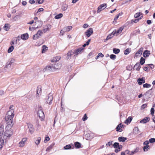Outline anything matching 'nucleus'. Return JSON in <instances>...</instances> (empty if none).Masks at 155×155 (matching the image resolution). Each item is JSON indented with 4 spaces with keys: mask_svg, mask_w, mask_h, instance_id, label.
I'll return each instance as SVG.
<instances>
[{
    "mask_svg": "<svg viewBox=\"0 0 155 155\" xmlns=\"http://www.w3.org/2000/svg\"><path fill=\"white\" fill-rule=\"evenodd\" d=\"M14 110L12 109L8 111L6 114L5 118L6 123L10 124H9L10 127H11V126L13 125V118L14 116Z\"/></svg>",
    "mask_w": 155,
    "mask_h": 155,
    "instance_id": "f257e3e1",
    "label": "nucleus"
},
{
    "mask_svg": "<svg viewBox=\"0 0 155 155\" xmlns=\"http://www.w3.org/2000/svg\"><path fill=\"white\" fill-rule=\"evenodd\" d=\"M61 67V65L59 63L54 62L52 63V64H51L49 66H47L45 69V71H55L56 69H60Z\"/></svg>",
    "mask_w": 155,
    "mask_h": 155,
    "instance_id": "f03ea898",
    "label": "nucleus"
},
{
    "mask_svg": "<svg viewBox=\"0 0 155 155\" xmlns=\"http://www.w3.org/2000/svg\"><path fill=\"white\" fill-rule=\"evenodd\" d=\"M7 125L5 127L6 130L4 133V136L8 137H10L13 134V132L11 128L13 125H12L11 127L9 126V124H10L6 123Z\"/></svg>",
    "mask_w": 155,
    "mask_h": 155,
    "instance_id": "7ed1b4c3",
    "label": "nucleus"
},
{
    "mask_svg": "<svg viewBox=\"0 0 155 155\" xmlns=\"http://www.w3.org/2000/svg\"><path fill=\"white\" fill-rule=\"evenodd\" d=\"M114 147L115 149L114 151L116 153H117L120 151L123 147L121 145H119L118 142H115L113 144Z\"/></svg>",
    "mask_w": 155,
    "mask_h": 155,
    "instance_id": "20e7f679",
    "label": "nucleus"
},
{
    "mask_svg": "<svg viewBox=\"0 0 155 155\" xmlns=\"http://www.w3.org/2000/svg\"><path fill=\"white\" fill-rule=\"evenodd\" d=\"M152 88L147 91L146 93L143 94V96L145 98L148 100L150 98L151 94L153 93Z\"/></svg>",
    "mask_w": 155,
    "mask_h": 155,
    "instance_id": "39448f33",
    "label": "nucleus"
},
{
    "mask_svg": "<svg viewBox=\"0 0 155 155\" xmlns=\"http://www.w3.org/2000/svg\"><path fill=\"white\" fill-rule=\"evenodd\" d=\"M143 49V48L141 47L135 53L134 58H137L138 57H140L142 54Z\"/></svg>",
    "mask_w": 155,
    "mask_h": 155,
    "instance_id": "423d86ee",
    "label": "nucleus"
},
{
    "mask_svg": "<svg viewBox=\"0 0 155 155\" xmlns=\"http://www.w3.org/2000/svg\"><path fill=\"white\" fill-rule=\"evenodd\" d=\"M43 33L42 31L41 30H38L37 33L34 35L33 36V40H36L38 39L40 36L41 35V34Z\"/></svg>",
    "mask_w": 155,
    "mask_h": 155,
    "instance_id": "0eeeda50",
    "label": "nucleus"
},
{
    "mask_svg": "<svg viewBox=\"0 0 155 155\" xmlns=\"http://www.w3.org/2000/svg\"><path fill=\"white\" fill-rule=\"evenodd\" d=\"M107 7V4L105 3L101 5L98 7L97 12L99 13L102 10L104 9Z\"/></svg>",
    "mask_w": 155,
    "mask_h": 155,
    "instance_id": "6e6552de",
    "label": "nucleus"
},
{
    "mask_svg": "<svg viewBox=\"0 0 155 155\" xmlns=\"http://www.w3.org/2000/svg\"><path fill=\"white\" fill-rule=\"evenodd\" d=\"M93 31L92 28H90L88 29L85 32V34L87 37H89L93 33Z\"/></svg>",
    "mask_w": 155,
    "mask_h": 155,
    "instance_id": "1a4fd4ad",
    "label": "nucleus"
},
{
    "mask_svg": "<svg viewBox=\"0 0 155 155\" xmlns=\"http://www.w3.org/2000/svg\"><path fill=\"white\" fill-rule=\"evenodd\" d=\"M37 114L41 120H43L45 117L44 113L43 110L38 111Z\"/></svg>",
    "mask_w": 155,
    "mask_h": 155,
    "instance_id": "9d476101",
    "label": "nucleus"
},
{
    "mask_svg": "<svg viewBox=\"0 0 155 155\" xmlns=\"http://www.w3.org/2000/svg\"><path fill=\"white\" fill-rule=\"evenodd\" d=\"M53 99V97L51 93H50L48 95V98L47 99L46 102L47 103L49 104L52 103V101Z\"/></svg>",
    "mask_w": 155,
    "mask_h": 155,
    "instance_id": "9b49d317",
    "label": "nucleus"
},
{
    "mask_svg": "<svg viewBox=\"0 0 155 155\" xmlns=\"http://www.w3.org/2000/svg\"><path fill=\"white\" fill-rule=\"evenodd\" d=\"M137 81L139 85H142L145 83V80L144 77L140 78L137 79Z\"/></svg>",
    "mask_w": 155,
    "mask_h": 155,
    "instance_id": "f8f14e48",
    "label": "nucleus"
},
{
    "mask_svg": "<svg viewBox=\"0 0 155 155\" xmlns=\"http://www.w3.org/2000/svg\"><path fill=\"white\" fill-rule=\"evenodd\" d=\"M28 127L29 132L31 134H33L34 131V129L33 125L30 123L28 124Z\"/></svg>",
    "mask_w": 155,
    "mask_h": 155,
    "instance_id": "ddd939ff",
    "label": "nucleus"
},
{
    "mask_svg": "<svg viewBox=\"0 0 155 155\" xmlns=\"http://www.w3.org/2000/svg\"><path fill=\"white\" fill-rule=\"evenodd\" d=\"M123 126V125L121 124L120 123L117 125L116 127V130L117 132H121L122 131V129Z\"/></svg>",
    "mask_w": 155,
    "mask_h": 155,
    "instance_id": "4468645a",
    "label": "nucleus"
},
{
    "mask_svg": "<svg viewBox=\"0 0 155 155\" xmlns=\"http://www.w3.org/2000/svg\"><path fill=\"white\" fill-rule=\"evenodd\" d=\"M150 54V51H149L146 50L144 51L143 52V56L144 58H147L149 57Z\"/></svg>",
    "mask_w": 155,
    "mask_h": 155,
    "instance_id": "2eb2a0df",
    "label": "nucleus"
},
{
    "mask_svg": "<svg viewBox=\"0 0 155 155\" xmlns=\"http://www.w3.org/2000/svg\"><path fill=\"white\" fill-rule=\"evenodd\" d=\"M150 120V118L149 117H147L144 118L143 119L140 121V123L145 124L148 122Z\"/></svg>",
    "mask_w": 155,
    "mask_h": 155,
    "instance_id": "dca6fc26",
    "label": "nucleus"
},
{
    "mask_svg": "<svg viewBox=\"0 0 155 155\" xmlns=\"http://www.w3.org/2000/svg\"><path fill=\"white\" fill-rule=\"evenodd\" d=\"M141 68V67L139 63L137 62L134 65V69L136 70L137 71H139Z\"/></svg>",
    "mask_w": 155,
    "mask_h": 155,
    "instance_id": "f3484780",
    "label": "nucleus"
},
{
    "mask_svg": "<svg viewBox=\"0 0 155 155\" xmlns=\"http://www.w3.org/2000/svg\"><path fill=\"white\" fill-rule=\"evenodd\" d=\"M28 34L27 33H26L21 35V38L24 40H25L28 38Z\"/></svg>",
    "mask_w": 155,
    "mask_h": 155,
    "instance_id": "a211bd4d",
    "label": "nucleus"
},
{
    "mask_svg": "<svg viewBox=\"0 0 155 155\" xmlns=\"http://www.w3.org/2000/svg\"><path fill=\"white\" fill-rule=\"evenodd\" d=\"M84 48L83 47H81L78 48L77 49H75L76 53L77 55L79 54H81L82 51L84 50Z\"/></svg>",
    "mask_w": 155,
    "mask_h": 155,
    "instance_id": "6ab92c4d",
    "label": "nucleus"
},
{
    "mask_svg": "<svg viewBox=\"0 0 155 155\" xmlns=\"http://www.w3.org/2000/svg\"><path fill=\"white\" fill-rule=\"evenodd\" d=\"M27 139V138H22L21 140L19 143V146L20 147H23L24 146Z\"/></svg>",
    "mask_w": 155,
    "mask_h": 155,
    "instance_id": "aec40b11",
    "label": "nucleus"
},
{
    "mask_svg": "<svg viewBox=\"0 0 155 155\" xmlns=\"http://www.w3.org/2000/svg\"><path fill=\"white\" fill-rule=\"evenodd\" d=\"M61 58L60 56H56L53 58V59L51 60V62L52 63L57 62Z\"/></svg>",
    "mask_w": 155,
    "mask_h": 155,
    "instance_id": "412c9836",
    "label": "nucleus"
},
{
    "mask_svg": "<svg viewBox=\"0 0 155 155\" xmlns=\"http://www.w3.org/2000/svg\"><path fill=\"white\" fill-rule=\"evenodd\" d=\"M143 18V15L141 16L140 18L137 19H132L130 21V24H132L134 23H137Z\"/></svg>",
    "mask_w": 155,
    "mask_h": 155,
    "instance_id": "4be33fe9",
    "label": "nucleus"
},
{
    "mask_svg": "<svg viewBox=\"0 0 155 155\" xmlns=\"http://www.w3.org/2000/svg\"><path fill=\"white\" fill-rule=\"evenodd\" d=\"M75 147L76 149H79L81 147V144L78 142H75L74 143Z\"/></svg>",
    "mask_w": 155,
    "mask_h": 155,
    "instance_id": "5701e85b",
    "label": "nucleus"
},
{
    "mask_svg": "<svg viewBox=\"0 0 155 155\" xmlns=\"http://www.w3.org/2000/svg\"><path fill=\"white\" fill-rule=\"evenodd\" d=\"M139 131L137 127H135L133 129V133L134 134H137L139 133Z\"/></svg>",
    "mask_w": 155,
    "mask_h": 155,
    "instance_id": "b1692460",
    "label": "nucleus"
},
{
    "mask_svg": "<svg viewBox=\"0 0 155 155\" xmlns=\"http://www.w3.org/2000/svg\"><path fill=\"white\" fill-rule=\"evenodd\" d=\"M127 140V137H118V140L119 142H124Z\"/></svg>",
    "mask_w": 155,
    "mask_h": 155,
    "instance_id": "393cba45",
    "label": "nucleus"
},
{
    "mask_svg": "<svg viewBox=\"0 0 155 155\" xmlns=\"http://www.w3.org/2000/svg\"><path fill=\"white\" fill-rule=\"evenodd\" d=\"M4 140L3 139H2L1 137H0V150H1L2 148L3 147L4 145Z\"/></svg>",
    "mask_w": 155,
    "mask_h": 155,
    "instance_id": "a878e982",
    "label": "nucleus"
},
{
    "mask_svg": "<svg viewBox=\"0 0 155 155\" xmlns=\"http://www.w3.org/2000/svg\"><path fill=\"white\" fill-rule=\"evenodd\" d=\"M132 117H128L127 119H126L125 121V124H129L132 121Z\"/></svg>",
    "mask_w": 155,
    "mask_h": 155,
    "instance_id": "bb28decb",
    "label": "nucleus"
},
{
    "mask_svg": "<svg viewBox=\"0 0 155 155\" xmlns=\"http://www.w3.org/2000/svg\"><path fill=\"white\" fill-rule=\"evenodd\" d=\"M10 26L9 24H5L3 27L4 29L6 31H8L10 28Z\"/></svg>",
    "mask_w": 155,
    "mask_h": 155,
    "instance_id": "cd10ccee",
    "label": "nucleus"
},
{
    "mask_svg": "<svg viewBox=\"0 0 155 155\" xmlns=\"http://www.w3.org/2000/svg\"><path fill=\"white\" fill-rule=\"evenodd\" d=\"M48 48L45 45H43L42 46V49H41L42 53H43L48 50Z\"/></svg>",
    "mask_w": 155,
    "mask_h": 155,
    "instance_id": "c85d7f7f",
    "label": "nucleus"
},
{
    "mask_svg": "<svg viewBox=\"0 0 155 155\" xmlns=\"http://www.w3.org/2000/svg\"><path fill=\"white\" fill-rule=\"evenodd\" d=\"M72 27L71 26H68L63 28V30H64L65 32L69 31L72 29Z\"/></svg>",
    "mask_w": 155,
    "mask_h": 155,
    "instance_id": "c756f323",
    "label": "nucleus"
},
{
    "mask_svg": "<svg viewBox=\"0 0 155 155\" xmlns=\"http://www.w3.org/2000/svg\"><path fill=\"white\" fill-rule=\"evenodd\" d=\"M145 59L143 57H141L140 60V64L142 65L145 62Z\"/></svg>",
    "mask_w": 155,
    "mask_h": 155,
    "instance_id": "7c9ffc66",
    "label": "nucleus"
},
{
    "mask_svg": "<svg viewBox=\"0 0 155 155\" xmlns=\"http://www.w3.org/2000/svg\"><path fill=\"white\" fill-rule=\"evenodd\" d=\"M63 16V15L62 13H60L56 15L54 17V18L55 19H59L61 18Z\"/></svg>",
    "mask_w": 155,
    "mask_h": 155,
    "instance_id": "2f4dec72",
    "label": "nucleus"
},
{
    "mask_svg": "<svg viewBox=\"0 0 155 155\" xmlns=\"http://www.w3.org/2000/svg\"><path fill=\"white\" fill-rule=\"evenodd\" d=\"M113 53L115 54H118L120 52V50L119 48H114L113 49Z\"/></svg>",
    "mask_w": 155,
    "mask_h": 155,
    "instance_id": "473e14b6",
    "label": "nucleus"
},
{
    "mask_svg": "<svg viewBox=\"0 0 155 155\" xmlns=\"http://www.w3.org/2000/svg\"><path fill=\"white\" fill-rule=\"evenodd\" d=\"M143 16L142 13H141L140 12H137L134 15V17L135 18H137L140 17V16Z\"/></svg>",
    "mask_w": 155,
    "mask_h": 155,
    "instance_id": "72a5a7b5",
    "label": "nucleus"
},
{
    "mask_svg": "<svg viewBox=\"0 0 155 155\" xmlns=\"http://www.w3.org/2000/svg\"><path fill=\"white\" fill-rule=\"evenodd\" d=\"M68 7V5L66 4H64L62 5L61 7V9L63 11H65L66 10Z\"/></svg>",
    "mask_w": 155,
    "mask_h": 155,
    "instance_id": "f704fd0d",
    "label": "nucleus"
},
{
    "mask_svg": "<svg viewBox=\"0 0 155 155\" xmlns=\"http://www.w3.org/2000/svg\"><path fill=\"white\" fill-rule=\"evenodd\" d=\"M131 51V50L130 48H128L124 51V54L127 55L130 53Z\"/></svg>",
    "mask_w": 155,
    "mask_h": 155,
    "instance_id": "c9c22d12",
    "label": "nucleus"
},
{
    "mask_svg": "<svg viewBox=\"0 0 155 155\" xmlns=\"http://www.w3.org/2000/svg\"><path fill=\"white\" fill-rule=\"evenodd\" d=\"M150 146L149 145H145L143 147V150L144 151H147L150 149Z\"/></svg>",
    "mask_w": 155,
    "mask_h": 155,
    "instance_id": "e433bc0d",
    "label": "nucleus"
},
{
    "mask_svg": "<svg viewBox=\"0 0 155 155\" xmlns=\"http://www.w3.org/2000/svg\"><path fill=\"white\" fill-rule=\"evenodd\" d=\"M14 49V46L13 45H11L9 48L8 50V53H10L11 52L13 51Z\"/></svg>",
    "mask_w": 155,
    "mask_h": 155,
    "instance_id": "4c0bfd02",
    "label": "nucleus"
},
{
    "mask_svg": "<svg viewBox=\"0 0 155 155\" xmlns=\"http://www.w3.org/2000/svg\"><path fill=\"white\" fill-rule=\"evenodd\" d=\"M41 138L40 137H38V138H37V139L36 140L35 142V143L37 145H38V144H39L40 142V141H41Z\"/></svg>",
    "mask_w": 155,
    "mask_h": 155,
    "instance_id": "58836bf2",
    "label": "nucleus"
},
{
    "mask_svg": "<svg viewBox=\"0 0 155 155\" xmlns=\"http://www.w3.org/2000/svg\"><path fill=\"white\" fill-rule=\"evenodd\" d=\"M124 28V27H121L117 31L116 30V34H118L119 33H120L121 32L122 30H123Z\"/></svg>",
    "mask_w": 155,
    "mask_h": 155,
    "instance_id": "ea45409f",
    "label": "nucleus"
},
{
    "mask_svg": "<svg viewBox=\"0 0 155 155\" xmlns=\"http://www.w3.org/2000/svg\"><path fill=\"white\" fill-rule=\"evenodd\" d=\"M71 146L70 144H68L64 146V150H69L71 149Z\"/></svg>",
    "mask_w": 155,
    "mask_h": 155,
    "instance_id": "a19ab883",
    "label": "nucleus"
},
{
    "mask_svg": "<svg viewBox=\"0 0 155 155\" xmlns=\"http://www.w3.org/2000/svg\"><path fill=\"white\" fill-rule=\"evenodd\" d=\"M151 85L150 84H148L147 83H146L145 84H143V88H150L151 87Z\"/></svg>",
    "mask_w": 155,
    "mask_h": 155,
    "instance_id": "79ce46f5",
    "label": "nucleus"
},
{
    "mask_svg": "<svg viewBox=\"0 0 155 155\" xmlns=\"http://www.w3.org/2000/svg\"><path fill=\"white\" fill-rule=\"evenodd\" d=\"M4 132V128L2 126L0 127V137L2 135Z\"/></svg>",
    "mask_w": 155,
    "mask_h": 155,
    "instance_id": "37998d69",
    "label": "nucleus"
},
{
    "mask_svg": "<svg viewBox=\"0 0 155 155\" xmlns=\"http://www.w3.org/2000/svg\"><path fill=\"white\" fill-rule=\"evenodd\" d=\"M37 95H38L41 92V88L40 87H38L37 89Z\"/></svg>",
    "mask_w": 155,
    "mask_h": 155,
    "instance_id": "c03bdc74",
    "label": "nucleus"
},
{
    "mask_svg": "<svg viewBox=\"0 0 155 155\" xmlns=\"http://www.w3.org/2000/svg\"><path fill=\"white\" fill-rule=\"evenodd\" d=\"M44 10L43 8H40L38 9V11L35 13V15H38V14L39 12H41L43 11Z\"/></svg>",
    "mask_w": 155,
    "mask_h": 155,
    "instance_id": "a18cd8bd",
    "label": "nucleus"
},
{
    "mask_svg": "<svg viewBox=\"0 0 155 155\" xmlns=\"http://www.w3.org/2000/svg\"><path fill=\"white\" fill-rule=\"evenodd\" d=\"M70 53L71 54V55H73L74 54V56H75L76 55H77V54H76V50H74L73 51H69Z\"/></svg>",
    "mask_w": 155,
    "mask_h": 155,
    "instance_id": "49530a36",
    "label": "nucleus"
},
{
    "mask_svg": "<svg viewBox=\"0 0 155 155\" xmlns=\"http://www.w3.org/2000/svg\"><path fill=\"white\" fill-rule=\"evenodd\" d=\"M54 145V144L53 145H50L46 149V151H50L52 148L53 146Z\"/></svg>",
    "mask_w": 155,
    "mask_h": 155,
    "instance_id": "de8ad7c7",
    "label": "nucleus"
},
{
    "mask_svg": "<svg viewBox=\"0 0 155 155\" xmlns=\"http://www.w3.org/2000/svg\"><path fill=\"white\" fill-rule=\"evenodd\" d=\"M87 119V115L86 114H85L84 115L83 117H82V120L83 121L86 120Z\"/></svg>",
    "mask_w": 155,
    "mask_h": 155,
    "instance_id": "09e8293b",
    "label": "nucleus"
},
{
    "mask_svg": "<svg viewBox=\"0 0 155 155\" xmlns=\"http://www.w3.org/2000/svg\"><path fill=\"white\" fill-rule=\"evenodd\" d=\"M154 109L152 107L150 109V113L152 116H154Z\"/></svg>",
    "mask_w": 155,
    "mask_h": 155,
    "instance_id": "8fccbe9b",
    "label": "nucleus"
},
{
    "mask_svg": "<svg viewBox=\"0 0 155 155\" xmlns=\"http://www.w3.org/2000/svg\"><path fill=\"white\" fill-rule=\"evenodd\" d=\"M110 59L113 60H114L116 58V56L115 54H112L110 55Z\"/></svg>",
    "mask_w": 155,
    "mask_h": 155,
    "instance_id": "3c124183",
    "label": "nucleus"
},
{
    "mask_svg": "<svg viewBox=\"0 0 155 155\" xmlns=\"http://www.w3.org/2000/svg\"><path fill=\"white\" fill-rule=\"evenodd\" d=\"M150 143H153L155 142V138H150L149 140Z\"/></svg>",
    "mask_w": 155,
    "mask_h": 155,
    "instance_id": "603ef678",
    "label": "nucleus"
},
{
    "mask_svg": "<svg viewBox=\"0 0 155 155\" xmlns=\"http://www.w3.org/2000/svg\"><path fill=\"white\" fill-rule=\"evenodd\" d=\"M13 63V62H9L8 63H7L6 65L7 68H9L11 66L12 64Z\"/></svg>",
    "mask_w": 155,
    "mask_h": 155,
    "instance_id": "864d4df0",
    "label": "nucleus"
},
{
    "mask_svg": "<svg viewBox=\"0 0 155 155\" xmlns=\"http://www.w3.org/2000/svg\"><path fill=\"white\" fill-rule=\"evenodd\" d=\"M43 110V108L40 105H38V111Z\"/></svg>",
    "mask_w": 155,
    "mask_h": 155,
    "instance_id": "5fc2aeb1",
    "label": "nucleus"
},
{
    "mask_svg": "<svg viewBox=\"0 0 155 155\" xmlns=\"http://www.w3.org/2000/svg\"><path fill=\"white\" fill-rule=\"evenodd\" d=\"M116 34V30L115 29L114 30V31L111 33L110 34L113 37Z\"/></svg>",
    "mask_w": 155,
    "mask_h": 155,
    "instance_id": "6e6d98bb",
    "label": "nucleus"
},
{
    "mask_svg": "<svg viewBox=\"0 0 155 155\" xmlns=\"http://www.w3.org/2000/svg\"><path fill=\"white\" fill-rule=\"evenodd\" d=\"M112 142L113 141L109 142H107L106 144V146L107 147L110 146V145H112Z\"/></svg>",
    "mask_w": 155,
    "mask_h": 155,
    "instance_id": "4d7b16f0",
    "label": "nucleus"
},
{
    "mask_svg": "<svg viewBox=\"0 0 155 155\" xmlns=\"http://www.w3.org/2000/svg\"><path fill=\"white\" fill-rule=\"evenodd\" d=\"M67 59H68L69 58L71 57V53H70V51H69L67 53Z\"/></svg>",
    "mask_w": 155,
    "mask_h": 155,
    "instance_id": "13d9d810",
    "label": "nucleus"
},
{
    "mask_svg": "<svg viewBox=\"0 0 155 155\" xmlns=\"http://www.w3.org/2000/svg\"><path fill=\"white\" fill-rule=\"evenodd\" d=\"M36 1L38 4H42L44 2V0H37Z\"/></svg>",
    "mask_w": 155,
    "mask_h": 155,
    "instance_id": "bf43d9fd",
    "label": "nucleus"
},
{
    "mask_svg": "<svg viewBox=\"0 0 155 155\" xmlns=\"http://www.w3.org/2000/svg\"><path fill=\"white\" fill-rule=\"evenodd\" d=\"M140 33V30L138 29H137V30H136L135 31V32L134 33V35H136L138 33L139 34Z\"/></svg>",
    "mask_w": 155,
    "mask_h": 155,
    "instance_id": "052dcab7",
    "label": "nucleus"
},
{
    "mask_svg": "<svg viewBox=\"0 0 155 155\" xmlns=\"http://www.w3.org/2000/svg\"><path fill=\"white\" fill-rule=\"evenodd\" d=\"M149 143V141L146 140L143 142V144L144 145H148Z\"/></svg>",
    "mask_w": 155,
    "mask_h": 155,
    "instance_id": "680f3d73",
    "label": "nucleus"
},
{
    "mask_svg": "<svg viewBox=\"0 0 155 155\" xmlns=\"http://www.w3.org/2000/svg\"><path fill=\"white\" fill-rule=\"evenodd\" d=\"M147 106V105L146 104H143L141 106V108L142 109H144Z\"/></svg>",
    "mask_w": 155,
    "mask_h": 155,
    "instance_id": "e2e57ef3",
    "label": "nucleus"
},
{
    "mask_svg": "<svg viewBox=\"0 0 155 155\" xmlns=\"http://www.w3.org/2000/svg\"><path fill=\"white\" fill-rule=\"evenodd\" d=\"M29 2L31 4H33L35 3V1L34 0H29Z\"/></svg>",
    "mask_w": 155,
    "mask_h": 155,
    "instance_id": "0e129e2a",
    "label": "nucleus"
},
{
    "mask_svg": "<svg viewBox=\"0 0 155 155\" xmlns=\"http://www.w3.org/2000/svg\"><path fill=\"white\" fill-rule=\"evenodd\" d=\"M88 26V25L87 24H84L83 26V28H87Z\"/></svg>",
    "mask_w": 155,
    "mask_h": 155,
    "instance_id": "69168bd1",
    "label": "nucleus"
},
{
    "mask_svg": "<svg viewBox=\"0 0 155 155\" xmlns=\"http://www.w3.org/2000/svg\"><path fill=\"white\" fill-rule=\"evenodd\" d=\"M50 138L49 137H45V139L44 140V142H45V141H48L50 140Z\"/></svg>",
    "mask_w": 155,
    "mask_h": 155,
    "instance_id": "338daca9",
    "label": "nucleus"
},
{
    "mask_svg": "<svg viewBox=\"0 0 155 155\" xmlns=\"http://www.w3.org/2000/svg\"><path fill=\"white\" fill-rule=\"evenodd\" d=\"M98 55L99 57L103 58L104 56V55L103 54L101 53H99Z\"/></svg>",
    "mask_w": 155,
    "mask_h": 155,
    "instance_id": "774afa93",
    "label": "nucleus"
}]
</instances>
